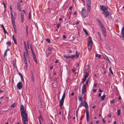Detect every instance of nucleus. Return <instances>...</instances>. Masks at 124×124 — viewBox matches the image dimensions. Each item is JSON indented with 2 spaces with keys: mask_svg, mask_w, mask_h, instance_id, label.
Wrapping results in <instances>:
<instances>
[{
  "mask_svg": "<svg viewBox=\"0 0 124 124\" xmlns=\"http://www.w3.org/2000/svg\"><path fill=\"white\" fill-rule=\"evenodd\" d=\"M82 15L85 18L88 16V15L86 13V10L84 7L83 8L81 11Z\"/></svg>",
  "mask_w": 124,
  "mask_h": 124,
  "instance_id": "nucleus-4",
  "label": "nucleus"
},
{
  "mask_svg": "<svg viewBox=\"0 0 124 124\" xmlns=\"http://www.w3.org/2000/svg\"><path fill=\"white\" fill-rule=\"evenodd\" d=\"M96 21L98 22L99 24H100L102 23L101 21L98 19H97Z\"/></svg>",
  "mask_w": 124,
  "mask_h": 124,
  "instance_id": "nucleus-40",
  "label": "nucleus"
},
{
  "mask_svg": "<svg viewBox=\"0 0 124 124\" xmlns=\"http://www.w3.org/2000/svg\"><path fill=\"white\" fill-rule=\"evenodd\" d=\"M115 100L113 99L111 101V104H113L114 103Z\"/></svg>",
  "mask_w": 124,
  "mask_h": 124,
  "instance_id": "nucleus-49",
  "label": "nucleus"
},
{
  "mask_svg": "<svg viewBox=\"0 0 124 124\" xmlns=\"http://www.w3.org/2000/svg\"><path fill=\"white\" fill-rule=\"evenodd\" d=\"M103 11H102V13L104 14L105 13L106 11H105V10H103Z\"/></svg>",
  "mask_w": 124,
  "mask_h": 124,
  "instance_id": "nucleus-61",
  "label": "nucleus"
},
{
  "mask_svg": "<svg viewBox=\"0 0 124 124\" xmlns=\"http://www.w3.org/2000/svg\"><path fill=\"white\" fill-rule=\"evenodd\" d=\"M30 46L31 47V51L32 55H33V57L36 56L35 54L34 53V52L33 50L32 49V46H31V44L30 45Z\"/></svg>",
  "mask_w": 124,
  "mask_h": 124,
  "instance_id": "nucleus-15",
  "label": "nucleus"
},
{
  "mask_svg": "<svg viewBox=\"0 0 124 124\" xmlns=\"http://www.w3.org/2000/svg\"><path fill=\"white\" fill-rule=\"evenodd\" d=\"M121 33L123 37L124 38V26L122 27V29Z\"/></svg>",
  "mask_w": 124,
  "mask_h": 124,
  "instance_id": "nucleus-17",
  "label": "nucleus"
},
{
  "mask_svg": "<svg viewBox=\"0 0 124 124\" xmlns=\"http://www.w3.org/2000/svg\"><path fill=\"white\" fill-rule=\"evenodd\" d=\"M28 26L27 25L26 27V33L27 34V35H28Z\"/></svg>",
  "mask_w": 124,
  "mask_h": 124,
  "instance_id": "nucleus-30",
  "label": "nucleus"
},
{
  "mask_svg": "<svg viewBox=\"0 0 124 124\" xmlns=\"http://www.w3.org/2000/svg\"><path fill=\"white\" fill-rule=\"evenodd\" d=\"M21 115L22 117L23 122V124H26L28 122V112L26 109H24L23 105H21L20 107Z\"/></svg>",
  "mask_w": 124,
  "mask_h": 124,
  "instance_id": "nucleus-1",
  "label": "nucleus"
},
{
  "mask_svg": "<svg viewBox=\"0 0 124 124\" xmlns=\"http://www.w3.org/2000/svg\"><path fill=\"white\" fill-rule=\"evenodd\" d=\"M109 13L108 12V11L107 10L106 11L105 13L104 14L105 15V16L106 17H107L109 15Z\"/></svg>",
  "mask_w": 124,
  "mask_h": 124,
  "instance_id": "nucleus-22",
  "label": "nucleus"
},
{
  "mask_svg": "<svg viewBox=\"0 0 124 124\" xmlns=\"http://www.w3.org/2000/svg\"><path fill=\"white\" fill-rule=\"evenodd\" d=\"M109 70L110 71V72L112 74H113V73L111 70V66H110V67L109 68Z\"/></svg>",
  "mask_w": 124,
  "mask_h": 124,
  "instance_id": "nucleus-44",
  "label": "nucleus"
},
{
  "mask_svg": "<svg viewBox=\"0 0 124 124\" xmlns=\"http://www.w3.org/2000/svg\"><path fill=\"white\" fill-rule=\"evenodd\" d=\"M76 71V70L75 69L73 68L72 70V71L73 72H75Z\"/></svg>",
  "mask_w": 124,
  "mask_h": 124,
  "instance_id": "nucleus-53",
  "label": "nucleus"
},
{
  "mask_svg": "<svg viewBox=\"0 0 124 124\" xmlns=\"http://www.w3.org/2000/svg\"><path fill=\"white\" fill-rule=\"evenodd\" d=\"M62 37H63V38L64 39H65L66 38V36L65 35H63L62 36Z\"/></svg>",
  "mask_w": 124,
  "mask_h": 124,
  "instance_id": "nucleus-64",
  "label": "nucleus"
},
{
  "mask_svg": "<svg viewBox=\"0 0 124 124\" xmlns=\"http://www.w3.org/2000/svg\"><path fill=\"white\" fill-rule=\"evenodd\" d=\"M82 95H80V96H79L78 97V100L80 101H83V98L82 97Z\"/></svg>",
  "mask_w": 124,
  "mask_h": 124,
  "instance_id": "nucleus-16",
  "label": "nucleus"
},
{
  "mask_svg": "<svg viewBox=\"0 0 124 124\" xmlns=\"http://www.w3.org/2000/svg\"><path fill=\"white\" fill-rule=\"evenodd\" d=\"M12 37H13V40L14 41V43L15 44H16V45L17 43V42H16V39L14 37V35H13L12 36Z\"/></svg>",
  "mask_w": 124,
  "mask_h": 124,
  "instance_id": "nucleus-20",
  "label": "nucleus"
},
{
  "mask_svg": "<svg viewBox=\"0 0 124 124\" xmlns=\"http://www.w3.org/2000/svg\"><path fill=\"white\" fill-rule=\"evenodd\" d=\"M31 74L32 78V81L33 82L34 81V76L33 74V72L32 71H31Z\"/></svg>",
  "mask_w": 124,
  "mask_h": 124,
  "instance_id": "nucleus-25",
  "label": "nucleus"
},
{
  "mask_svg": "<svg viewBox=\"0 0 124 124\" xmlns=\"http://www.w3.org/2000/svg\"><path fill=\"white\" fill-rule=\"evenodd\" d=\"M68 51L69 53H72V51L68 49Z\"/></svg>",
  "mask_w": 124,
  "mask_h": 124,
  "instance_id": "nucleus-52",
  "label": "nucleus"
},
{
  "mask_svg": "<svg viewBox=\"0 0 124 124\" xmlns=\"http://www.w3.org/2000/svg\"><path fill=\"white\" fill-rule=\"evenodd\" d=\"M89 68V65H88L87 66H85V68L84 69V71H86V70H87Z\"/></svg>",
  "mask_w": 124,
  "mask_h": 124,
  "instance_id": "nucleus-18",
  "label": "nucleus"
},
{
  "mask_svg": "<svg viewBox=\"0 0 124 124\" xmlns=\"http://www.w3.org/2000/svg\"><path fill=\"white\" fill-rule=\"evenodd\" d=\"M101 93H99V94L98 95V96L99 97H101Z\"/></svg>",
  "mask_w": 124,
  "mask_h": 124,
  "instance_id": "nucleus-60",
  "label": "nucleus"
},
{
  "mask_svg": "<svg viewBox=\"0 0 124 124\" xmlns=\"http://www.w3.org/2000/svg\"><path fill=\"white\" fill-rule=\"evenodd\" d=\"M84 116V115H83L82 116V117L81 118H80V120H82V119H83V117Z\"/></svg>",
  "mask_w": 124,
  "mask_h": 124,
  "instance_id": "nucleus-57",
  "label": "nucleus"
},
{
  "mask_svg": "<svg viewBox=\"0 0 124 124\" xmlns=\"http://www.w3.org/2000/svg\"><path fill=\"white\" fill-rule=\"evenodd\" d=\"M99 25L101 28H104V25L102 23H101Z\"/></svg>",
  "mask_w": 124,
  "mask_h": 124,
  "instance_id": "nucleus-33",
  "label": "nucleus"
},
{
  "mask_svg": "<svg viewBox=\"0 0 124 124\" xmlns=\"http://www.w3.org/2000/svg\"><path fill=\"white\" fill-rule=\"evenodd\" d=\"M95 56L96 57H98L99 58H100L101 57V56L100 55H98L97 54H96Z\"/></svg>",
  "mask_w": 124,
  "mask_h": 124,
  "instance_id": "nucleus-39",
  "label": "nucleus"
},
{
  "mask_svg": "<svg viewBox=\"0 0 124 124\" xmlns=\"http://www.w3.org/2000/svg\"><path fill=\"white\" fill-rule=\"evenodd\" d=\"M86 102L87 103V102L85 101H84L83 102H81L79 106V108H80L82 106H84L85 107V105L86 104Z\"/></svg>",
  "mask_w": 124,
  "mask_h": 124,
  "instance_id": "nucleus-10",
  "label": "nucleus"
},
{
  "mask_svg": "<svg viewBox=\"0 0 124 124\" xmlns=\"http://www.w3.org/2000/svg\"><path fill=\"white\" fill-rule=\"evenodd\" d=\"M105 94H104L100 98L102 101H103L104 100L105 97Z\"/></svg>",
  "mask_w": 124,
  "mask_h": 124,
  "instance_id": "nucleus-21",
  "label": "nucleus"
},
{
  "mask_svg": "<svg viewBox=\"0 0 124 124\" xmlns=\"http://www.w3.org/2000/svg\"><path fill=\"white\" fill-rule=\"evenodd\" d=\"M18 74H19V75L20 77L21 78L23 77L22 74L20 73H19Z\"/></svg>",
  "mask_w": 124,
  "mask_h": 124,
  "instance_id": "nucleus-51",
  "label": "nucleus"
},
{
  "mask_svg": "<svg viewBox=\"0 0 124 124\" xmlns=\"http://www.w3.org/2000/svg\"><path fill=\"white\" fill-rule=\"evenodd\" d=\"M86 85L85 84H83L82 86V94L85 95V93L86 92Z\"/></svg>",
  "mask_w": 124,
  "mask_h": 124,
  "instance_id": "nucleus-7",
  "label": "nucleus"
},
{
  "mask_svg": "<svg viewBox=\"0 0 124 124\" xmlns=\"http://www.w3.org/2000/svg\"><path fill=\"white\" fill-rule=\"evenodd\" d=\"M26 52H23V57L24 59H27V57L29 56L28 51L27 49H25Z\"/></svg>",
  "mask_w": 124,
  "mask_h": 124,
  "instance_id": "nucleus-8",
  "label": "nucleus"
},
{
  "mask_svg": "<svg viewBox=\"0 0 124 124\" xmlns=\"http://www.w3.org/2000/svg\"><path fill=\"white\" fill-rule=\"evenodd\" d=\"M27 58H28V60L29 62H30V58H29V56H28V57H27Z\"/></svg>",
  "mask_w": 124,
  "mask_h": 124,
  "instance_id": "nucleus-62",
  "label": "nucleus"
},
{
  "mask_svg": "<svg viewBox=\"0 0 124 124\" xmlns=\"http://www.w3.org/2000/svg\"><path fill=\"white\" fill-rule=\"evenodd\" d=\"M16 103H13L10 106V107H12V108H14L16 106Z\"/></svg>",
  "mask_w": 124,
  "mask_h": 124,
  "instance_id": "nucleus-29",
  "label": "nucleus"
},
{
  "mask_svg": "<svg viewBox=\"0 0 124 124\" xmlns=\"http://www.w3.org/2000/svg\"><path fill=\"white\" fill-rule=\"evenodd\" d=\"M89 81V79H87L86 82V83H85V84L87 86L88 85V82Z\"/></svg>",
  "mask_w": 124,
  "mask_h": 124,
  "instance_id": "nucleus-38",
  "label": "nucleus"
},
{
  "mask_svg": "<svg viewBox=\"0 0 124 124\" xmlns=\"http://www.w3.org/2000/svg\"><path fill=\"white\" fill-rule=\"evenodd\" d=\"M24 15L22 12L21 13V21L22 23H23L24 20Z\"/></svg>",
  "mask_w": 124,
  "mask_h": 124,
  "instance_id": "nucleus-13",
  "label": "nucleus"
},
{
  "mask_svg": "<svg viewBox=\"0 0 124 124\" xmlns=\"http://www.w3.org/2000/svg\"><path fill=\"white\" fill-rule=\"evenodd\" d=\"M105 59L109 63L110 62V61L108 56H107L105 57Z\"/></svg>",
  "mask_w": 124,
  "mask_h": 124,
  "instance_id": "nucleus-27",
  "label": "nucleus"
},
{
  "mask_svg": "<svg viewBox=\"0 0 124 124\" xmlns=\"http://www.w3.org/2000/svg\"><path fill=\"white\" fill-rule=\"evenodd\" d=\"M17 86L19 89H21L23 86L22 83L21 82H20L18 83L17 85Z\"/></svg>",
  "mask_w": 124,
  "mask_h": 124,
  "instance_id": "nucleus-9",
  "label": "nucleus"
},
{
  "mask_svg": "<svg viewBox=\"0 0 124 124\" xmlns=\"http://www.w3.org/2000/svg\"><path fill=\"white\" fill-rule=\"evenodd\" d=\"M60 26V25L59 24H58L57 25L56 27L58 28Z\"/></svg>",
  "mask_w": 124,
  "mask_h": 124,
  "instance_id": "nucleus-55",
  "label": "nucleus"
},
{
  "mask_svg": "<svg viewBox=\"0 0 124 124\" xmlns=\"http://www.w3.org/2000/svg\"><path fill=\"white\" fill-rule=\"evenodd\" d=\"M85 107L86 108V118H89V111L88 109V106L87 103L86 102V104L85 105Z\"/></svg>",
  "mask_w": 124,
  "mask_h": 124,
  "instance_id": "nucleus-5",
  "label": "nucleus"
},
{
  "mask_svg": "<svg viewBox=\"0 0 124 124\" xmlns=\"http://www.w3.org/2000/svg\"><path fill=\"white\" fill-rule=\"evenodd\" d=\"M64 57L66 59H68V58H70V56H66L65 55L64 56Z\"/></svg>",
  "mask_w": 124,
  "mask_h": 124,
  "instance_id": "nucleus-37",
  "label": "nucleus"
},
{
  "mask_svg": "<svg viewBox=\"0 0 124 124\" xmlns=\"http://www.w3.org/2000/svg\"><path fill=\"white\" fill-rule=\"evenodd\" d=\"M12 25L13 26V27L14 29H15V28H16V26L15 24V23H13L12 24Z\"/></svg>",
  "mask_w": 124,
  "mask_h": 124,
  "instance_id": "nucleus-46",
  "label": "nucleus"
},
{
  "mask_svg": "<svg viewBox=\"0 0 124 124\" xmlns=\"http://www.w3.org/2000/svg\"><path fill=\"white\" fill-rule=\"evenodd\" d=\"M11 18L12 19H15V18H14L13 14L12 13V12H11Z\"/></svg>",
  "mask_w": 124,
  "mask_h": 124,
  "instance_id": "nucleus-35",
  "label": "nucleus"
},
{
  "mask_svg": "<svg viewBox=\"0 0 124 124\" xmlns=\"http://www.w3.org/2000/svg\"><path fill=\"white\" fill-rule=\"evenodd\" d=\"M23 13L25 14V15H26V13H25V10L24 9H23Z\"/></svg>",
  "mask_w": 124,
  "mask_h": 124,
  "instance_id": "nucleus-58",
  "label": "nucleus"
},
{
  "mask_svg": "<svg viewBox=\"0 0 124 124\" xmlns=\"http://www.w3.org/2000/svg\"><path fill=\"white\" fill-rule=\"evenodd\" d=\"M93 43V42L92 38L91 37H90L89 38V40L87 44L88 50H90L92 49V45Z\"/></svg>",
  "mask_w": 124,
  "mask_h": 124,
  "instance_id": "nucleus-3",
  "label": "nucleus"
},
{
  "mask_svg": "<svg viewBox=\"0 0 124 124\" xmlns=\"http://www.w3.org/2000/svg\"><path fill=\"white\" fill-rule=\"evenodd\" d=\"M48 50L49 51H50L52 50V48L51 47H49L48 48Z\"/></svg>",
  "mask_w": 124,
  "mask_h": 124,
  "instance_id": "nucleus-54",
  "label": "nucleus"
},
{
  "mask_svg": "<svg viewBox=\"0 0 124 124\" xmlns=\"http://www.w3.org/2000/svg\"><path fill=\"white\" fill-rule=\"evenodd\" d=\"M14 29L15 32L16 33H17V29H16V28Z\"/></svg>",
  "mask_w": 124,
  "mask_h": 124,
  "instance_id": "nucleus-56",
  "label": "nucleus"
},
{
  "mask_svg": "<svg viewBox=\"0 0 124 124\" xmlns=\"http://www.w3.org/2000/svg\"><path fill=\"white\" fill-rule=\"evenodd\" d=\"M9 49L8 48H7V49H6V51L5 53H4V56L5 57V56H6L7 55V50H8Z\"/></svg>",
  "mask_w": 124,
  "mask_h": 124,
  "instance_id": "nucleus-32",
  "label": "nucleus"
},
{
  "mask_svg": "<svg viewBox=\"0 0 124 124\" xmlns=\"http://www.w3.org/2000/svg\"><path fill=\"white\" fill-rule=\"evenodd\" d=\"M86 4L87 6V12H89L91 10V1H87Z\"/></svg>",
  "mask_w": 124,
  "mask_h": 124,
  "instance_id": "nucleus-6",
  "label": "nucleus"
},
{
  "mask_svg": "<svg viewBox=\"0 0 124 124\" xmlns=\"http://www.w3.org/2000/svg\"><path fill=\"white\" fill-rule=\"evenodd\" d=\"M33 59H34V61L35 62L36 64H37L38 63L37 61V60L36 58V56H33Z\"/></svg>",
  "mask_w": 124,
  "mask_h": 124,
  "instance_id": "nucleus-24",
  "label": "nucleus"
},
{
  "mask_svg": "<svg viewBox=\"0 0 124 124\" xmlns=\"http://www.w3.org/2000/svg\"><path fill=\"white\" fill-rule=\"evenodd\" d=\"M10 10L11 12H13L12 9L11 5L10 6Z\"/></svg>",
  "mask_w": 124,
  "mask_h": 124,
  "instance_id": "nucleus-50",
  "label": "nucleus"
},
{
  "mask_svg": "<svg viewBox=\"0 0 124 124\" xmlns=\"http://www.w3.org/2000/svg\"><path fill=\"white\" fill-rule=\"evenodd\" d=\"M17 9L19 10V11H21V10L20 8V5L19 3V1H18L17 2Z\"/></svg>",
  "mask_w": 124,
  "mask_h": 124,
  "instance_id": "nucleus-11",
  "label": "nucleus"
},
{
  "mask_svg": "<svg viewBox=\"0 0 124 124\" xmlns=\"http://www.w3.org/2000/svg\"><path fill=\"white\" fill-rule=\"evenodd\" d=\"M102 32L103 35L105 37L106 36V31L105 28H103L102 29Z\"/></svg>",
  "mask_w": 124,
  "mask_h": 124,
  "instance_id": "nucleus-12",
  "label": "nucleus"
},
{
  "mask_svg": "<svg viewBox=\"0 0 124 124\" xmlns=\"http://www.w3.org/2000/svg\"><path fill=\"white\" fill-rule=\"evenodd\" d=\"M11 44V42L10 41H8L6 42V44L8 45L9 46H10Z\"/></svg>",
  "mask_w": 124,
  "mask_h": 124,
  "instance_id": "nucleus-43",
  "label": "nucleus"
},
{
  "mask_svg": "<svg viewBox=\"0 0 124 124\" xmlns=\"http://www.w3.org/2000/svg\"><path fill=\"white\" fill-rule=\"evenodd\" d=\"M24 63L25 64V67H26L27 68L28 66L27 64V59H25H25H24Z\"/></svg>",
  "mask_w": 124,
  "mask_h": 124,
  "instance_id": "nucleus-26",
  "label": "nucleus"
},
{
  "mask_svg": "<svg viewBox=\"0 0 124 124\" xmlns=\"http://www.w3.org/2000/svg\"><path fill=\"white\" fill-rule=\"evenodd\" d=\"M65 93L64 92L62 95V98L59 102L60 106V110L61 109H62V108H63V107H62V105L63 104L64 99L65 97Z\"/></svg>",
  "mask_w": 124,
  "mask_h": 124,
  "instance_id": "nucleus-2",
  "label": "nucleus"
},
{
  "mask_svg": "<svg viewBox=\"0 0 124 124\" xmlns=\"http://www.w3.org/2000/svg\"><path fill=\"white\" fill-rule=\"evenodd\" d=\"M79 54V53L78 52L76 51V56L77 58H78V57Z\"/></svg>",
  "mask_w": 124,
  "mask_h": 124,
  "instance_id": "nucleus-31",
  "label": "nucleus"
},
{
  "mask_svg": "<svg viewBox=\"0 0 124 124\" xmlns=\"http://www.w3.org/2000/svg\"><path fill=\"white\" fill-rule=\"evenodd\" d=\"M87 78V77H86V76H84V78L81 82V84H83V83L84 82H85Z\"/></svg>",
  "mask_w": 124,
  "mask_h": 124,
  "instance_id": "nucleus-19",
  "label": "nucleus"
},
{
  "mask_svg": "<svg viewBox=\"0 0 124 124\" xmlns=\"http://www.w3.org/2000/svg\"><path fill=\"white\" fill-rule=\"evenodd\" d=\"M100 7L101 10H106L107 9V8L103 5H100Z\"/></svg>",
  "mask_w": 124,
  "mask_h": 124,
  "instance_id": "nucleus-14",
  "label": "nucleus"
},
{
  "mask_svg": "<svg viewBox=\"0 0 124 124\" xmlns=\"http://www.w3.org/2000/svg\"><path fill=\"white\" fill-rule=\"evenodd\" d=\"M30 12H31V11H30L29 12V20L31 18V16H30Z\"/></svg>",
  "mask_w": 124,
  "mask_h": 124,
  "instance_id": "nucleus-48",
  "label": "nucleus"
},
{
  "mask_svg": "<svg viewBox=\"0 0 124 124\" xmlns=\"http://www.w3.org/2000/svg\"><path fill=\"white\" fill-rule=\"evenodd\" d=\"M99 91L100 92H102L103 91L102 90H101V89H99Z\"/></svg>",
  "mask_w": 124,
  "mask_h": 124,
  "instance_id": "nucleus-59",
  "label": "nucleus"
},
{
  "mask_svg": "<svg viewBox=\"0 0 124 124\" xmlns=\"http://www.w3.org/2000/svg\"><path fill=\"white\" fill-rule=\"evenodd\" d=\"M70 38H71V40H73L75 39V37H74L73 35H71L70 36Z\"/></svg>",
  "mask_w": 124,
  "mask_h": 124,
  "instance_id": "nucleus-23",
  "label": "nucleus"
},
{
  "mask_svg": "<svg viewBox=\"0 0 124 124\" xmlns=\"http://www.w3.org/2000/svg\"><path fill=\"white\" fill-rule=\"evenodd\" d=\"M74 57H75V55H71V56L70 57H71V58H72Z\"/></svg>",
  "mask_w": 124,
  "mask_h": 124,
  "instance_id": "nucleus-63",
  "label": "nucleus"
},
{
  "mask_svg": "<svg viewBox=\"0 0 124 124\" xmlns=\"http://www.w3.org/2000/svg\"><path fill=\"white\" fill-rule=\"evenodd\" d=\"M83 30L85 34L86 35H88V33L86 30L84 28H83Z\"/></svg>",
  "mask_w": 124,
  "mask_h": 124,
  "instance_id": "nucleus-28",
  "label": "nucleus"
},
{
  "mask_svg": "<svg viewBox=\"0 0 124 124\" xmlns=\"http://www.w3.org/2000/svg\"><path fill=\"white\" fill-rule=\"evenodd\" d=\"M85 75L84 76H86V77H88V76H87V74H88V73L87 71H85Z\"/></svg>",
  "mask_w": 124,
  "mask_h": 124,
  "instance_id": "nucleus-41",
  "label": "nucleus"
},
{
  "mask_svg": "<svg viewBox=\"0 0 124 124\" xmlns=\"http://www.w3.org/2000/svg\"><path fill=\"white\" fill-rule=\"evenodd\" d=\"M23 43H24V47H25V49H27V47L26 46V42L25 41H24Z\"/></svg>",
  "mask_w": 124,
  "mask_h": 124,
  "instance_id": "nucleus-42",
  "label": "nucleus"
},
{
  "mask_svg": "<svg viewBox=\"0 0 124 124\" xmlns=\"http://www.w3.org/2000/svg\"><path fill=\"white\" fill-rule=\"evenodd\" d=\"M15 19H12L11 21L12 24H14L15 23Z\"/></svg>",
  "mask_w": 124,
  "mask_h": 124,
  "instance_id": "nucleus-45",
  "label": "nucleus"
},
{
  "mask_svg": "<svg viewBox=\"0 0 124 124\" xmlns=\"http://www.w3.org/2000/svg\"><path fill=\"white\" fill-rule=\"evenodd\" d=\"M3 30L4 31V32L5 34L6 33H8L7 32V31H6V30H5V28L3 29Z\"/></svg>",
  "mask_w": 124,
  "mask_h": 124,
  "instance_id": "nucleus-47",
  "label": "nucleus"
},
{
  "mask_svg": "<svg viewBox=\"0 0 124 124\" xmlns=\"http://www.w3.org/2000/svg\"><path fill=\"white\" fill-rule=\"evenodd\" d=\"M120 110L119 109L117 111V115L118 116H119L120 114Z\"/></svg>",
  "mask_w": 124,
  "mask_h": 124,
  "instance_id": "nucleus-34",
  "label": "nucleus"
},
{
  "mask_svg": "<svg viewBox=\"0 0 124 124\" xmlns=\"http://www.w3.org/2000/svg\"><path fill=\"white\" fill-rule=\"evenodd\" d=\"M46 42H47L50 43V39L48 38L46 39Z\"/></svg>",
  "mask_w": 124,
  "mask_h": 124,
  "instance_id": "nucleus-36",
  "label": "nucleus"
}]
</instances>
